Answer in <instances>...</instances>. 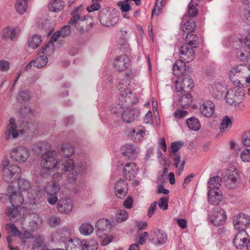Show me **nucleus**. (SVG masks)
Wrapping results in <instances>:
<instances>
[{
  "label": "nucleus",
  "instance_id": "4c0bfd02",
  "mask_svg": "<svg viewBox=\"0 0 250 250\" xmlns=\"http://www.w3.org/2000/svg\"><path fill=\"white\" fill-rule=\"evenodd\" d=\"M181 157L178 154H174L172 156V160L174 162V165L177 169V173L180 175L184 170L185 165V160H182L180 163Z\"/></svg>",
  "mask_w": 250,
  "mask_h": 250
},
{
  "label": "nucleus",
  "instance_id": "e2e57ef3",
  "mask_svg": "<svg viewBox=\"0 0 250 250\" xmlns=\"http://www.w3.org/2000/svg\"><path fill=\"white\" fill-rule=\"evenodd\" d=\"M48 224L51 227H55L61 223V219L57 216H53L48 219Z\"/></svg>",
  "mask_w": 250,
  "mask_h": 250
},
{
  "label": "nucleus",
  "instance_id": "69168bd1",
  "mask_svg": "<svg viewBox=\"0 0 250 250\" xmlns=\"http://www.w3.org/2000/svg\"><path fill=\"white\" fill-rule=\"evenodd\" d=\"M58 31L60 32V36L62 38H65L68 36L71 33L70 26L68 25H65L61 29V30H59Z\"/></svg>",
  "mask_w": 250,
  "mask_h": 250
},
{
  "label": "nucleus",
  "instance_id": "338daca9",
  "mask_svg": "<svg viewBox=\"0 0 250 250\" xmlns=\"http://www.w3.org/2000/svg\"><path fill=\"white\" fill-rule=\"evenodd\" d=\"M184 28L186 30H188L190 32L192 31L195 27V23L194 21L192 19H190L185 24H184Z\"/></svg>",
  "mask_w": 250,
  "mask_h": 250
},
{
  "label": "nucleus",
  "instance_id": "a878e982",
  "mask_svg": "<svg viewBox=\"0 0 250 250\" xmlns=\"http://www.w3.org/2000/svg\"><path fill=\"white\" fill-rule=\"evenodd\" d=\"M214 104L210 101L204 102L200 107L201 113L206 117L212 116L214 112Z\"/></svg>",
  "mask_w": 250,
  "mask_h": 250
},
{
  "label": "nucleus",
  "instance_id": "052dcab7",
  "mask_svg": "<svg viewBox=\"0 0 250 250\" xmlns=\"http://www.w3.org/2000/svg\"><path fill=\"white\" fill-rule=\"evenodd\" d=\"M129 0H124V1L119 2L118 4L120 6L121 10L122 12H127L130 9Z\"/></svg>",
  "mask_w": 250,
  "mask_h": 250
},
{
  "label": "nucleus",
  "instance_id": "7ed1b4c3",
  "mask_svg": "<svg viewBox=\"0 0 250 250\" xmlns=\"http://www.w3.org/2000/svg\"><path fill=\"white\" fill-rule=\"evenodd\" d=\"M75 166V162L72 159L62 158L57 160L54 168L56 172L53 175L52 179H58L59 181L67 172L74 170Z\"/></svg>",
  "mask_w": 250,
  "mask_h": 250
},
{
  "label": "nucleus",
  "instance_id": "4d7b16f0",
  "mask_svg": "<svg viewBox=\"0 0 250 250\" xmlns=\"http://www.w3.org/2000/svg\"><path fill=\"white\" fill-rule=\"evenodd\" d=\"M168 198L167 197L161 198L158 202V205L160 209L164 210H167L168 208Z\"/></svg>",
  "mask_w": 250,
  "mask_h": 250
},
{
  "label": "nucleus",
  "instance_id": "dca6fc26",
  "mask_svg": "<svg viewBox=\"0 0 250 250\" xmlns=\"http://www.w3.org/2000/svg\"><path fill=\"white\" fill-rule=\"evenodd\" d=\"M130 60L127 55L123 54L117 57L113 62L115 69L118 72H124L128 69Z\"/></svg>",
  "mask_w": 250,
  "mask_h": 250
},
{
  "label": "nucleus",
  "instance_id": "c9c22d12",
  "mask_svg": "<svg viewBox=\"0 0 250 250\" xmlns=\"http://www.w3.org/2000/svg\"><path fill=\"white\" fill-rule=\"evenodd\" d=\"M198 44V37L192 33H188L186 38V43L184 45H188V47L195 48Z\"/></svg>",
  "mask_w": 250,
  "mask_h": 250
},
{
  "label": "nucleus",
  "instance_id": "49530a36",
  "mask_svg": "<svg viewBox=\"0 0 250 250\" xmlns=\"http://www.w3.org/2000/svg\"><path fill=\"white\" fill-rule=\"evenodd\" d=\"M41 37L38 35H34L28 39L29 46L33 49L37 48L42 43Z\"/></svg>",
  "mask_w": 250,
  "mask_h": 250
},
{
  "label": "nucleus",
  "instance_id": "c756f323",
  "mask_svg": "<svg viewBox=\"0 0 250 250\" xmlns=\"http://www.w3.org/2000/svg\"><path fill=\"white\" fill-rule=\"evenodd\" d=\"M167 235L164 232L159 229L154 230L152 233V242L158 245H162L166 242Z\"/></svg>",
  "mask_w": 250,
  "mask_h": 250
},
{
  "label": "nucleus",
  "instance_id": "423d86ee",
  "mask_svg": "<svg viewBox=\"0 0 250 250\" xmlns=\"http://www.w3.org/2000/svg\"><path fill=\"white\" fill-rule=\"evenodd\" d=\"M247 71H250L249 67L245 64L233 65L229 69V79L234 85H243L242 77L245 76Z\"/></svg>",
  "mask_w": 250,
  "mask_h": 250
},
{
  "label": "nucleus",
  "instance_id": "c03bdc74",
  "mask_svg": "<svg viewBox=\"0 0 250 250\" xmlns=\"http://www.w3.org/2000/svg\"><path fill=\"white\" fill-rule=\"evenodd\" d=\"M55 52V45L52 42H49L42 47L39 52V54L45 55L46 57L50 56Z\"/></svg>",
  "mask_w": 250,
  "mask_h": 250
},
{
  "label": "nucleus",
  "instance_id": "0e129e2a",
  "mask_svg": "<svg viewBox=\"0 0 250 250\" xmlns=\"http://www.w3.org/2000/svg\"><path fill=\"white\" fill-rule=\"evenodd\" d=\"M183 145V143L182 142H175L172 143L171 145V151L172 155L176 154L177 152Z\"/></svg>",
  "mask_w": 250,
  "mask_h": 250
},
{
  "label": "nucleus",
  "instance_id": "a211bd4d",
  "mask_svg": "<svg viewBox=\"0 0 250 250\" xmlns=\"http://www.w3.org/2000/svg\"><path fill=\"white\" fill-rule=\"evenodd\" d=\"M140 111L138 108H126L122 114V119L124 123L129 124L136 121L139 115Z\"/></svg>",
  "mask_w": 250,
  "mask_h": 250
},
{
  "label": "nucleus",
  "instance_id": "aec40b11",
  "mask_svg": "<svg viewBox=\"0 0 250 250\" xmlns=\"http://www.w3.org/2000/svg\"><path fill=\"white\" fill-rule=\"evenodd\" d=\"M122 154L128 159L134 160L139 152V148L131 144H124L121 147Z\"/></svg>",
  "mask_w": 250,
  "mask_h": 250
},
{
  "label": "nucleus",
  "instance_id": "6ab92c4d",
  "mask_svg": "<svg viewBox=\"0 0 250 250\" xmlns=\"http://www.w3.org/2000/svg\"><path fill=\"white\" fill-rule=\"evenodd\" d=\"M193 48L183 45L179 49V57L180 60L186 63L192 61L194 58L195 53Z\"/></svg>",
  "mask_w": 250,
  "mask_h": 250
},
{
  "label": "nucleus",
  "instance_id": "4be33fe9",
  "mask_svg": "<svg viewBox=\"0 0 250 250\" xmlns=\"http://www.w3.org/2000/svg\"><path fill=\"white\" fill-rule=\"evenodd\" d=\"M138 167L134 163H126L123 169L125 178L128 180H133L137 175Z\"/></svg>",
  "mask_w": 250,
  "mask_h": 250
},
{
  "label": "nucleus",
  "instance_id": "bf43d9fd",
  "mask_svg": "<svg viewBox=\"0 0 250 250\" xmlns=\"http://www.w3.org/2000/svg\"><path fill=\"white\" fill-rule=\"evenodd\" d=\"M240 157L244 162H250V149L246 148L244 149L240 154Z\"/></svg>",
  "mask_w": 250,
  "mask_h": 250
},
{
  "label": "nucleus",
  "instance_id": "f03ea898",
  "mask_svg": "<svg viewBox=\"0 0 250 250\" xmlns=\"http://www.w3.org/2000/svg\"><path fill=\"white\" fill-rule=\"evenodd\" d=\"M57 152L55 150H48L42 154L40 164L43 169L40 172L41 179L38 178L39 176L37 175L35 176L34 179L36 182L40 183L43 178H45L46 176L44 175V171L45 170L54 169L55 162L57 160Z\"/></svg>",
  "mask_w": 250,
  "mask_h": 250
},
{
  "label": "nucleus",
  "instance_id": "0eeeda50",
  "mask_svg": "<svg viewBox=\"0 0 250 250\" xmlns=\"http://www.w3.org/2000/svg\"><path fill=\"white\" fill-rule=\"evenodd\" d=\"M99 20L104 26L110 27L115 25L119 20L116 13L107 8L102 10L99 15Z\"/></svg>",
  "mask_w": 250,
  "mask_h": 250
},
{
  "label": "nucleus",
  "instance_id": "864d4df0",
  "mask_svg": "<svg viewBox=\"0 0 250 250\" xmlns=\"http://www.w3.org/2000/svg\"><path fill=\"white\" fill-rule=\"evenodd\" d=\"M166 0H156L153 9L152 11V16L153 15H158L165 4Z\"/></svg>",
  "mask_w": 250,
  "mask_h": 250
},
{
  "label": "nucleus",
  "instance_id": "5fc2aeb1",
  "mask_svg": "<svg viewBox=\"0 0 250 250\" xmlns=\"http://www.w3.org/2000/svg\"><path fill=\"white\" fill-rule=\"evenodd\" d=\"M125 107V104L123 103L122 104H114L112 105L110 108L111 112L114 114H118L120 113H123L124 110V107Z\"/></svg>",
  "mask_w": 250,
  "mask_h": 250
},
{
  "label": "nucleus",
  "instance_id": "c85d7f7f",
  "mask_svg": "<svg viewBox=\"0 0 250 250\" xmlns=\"http://www.w3.org/2000/svg\"><path fill=\"white\" fill-rule=\"evenodd\" d=\"M111 224L110 222L106 219L102 218L99 219L96 223L95 227L98 229V232L97 235L102 238V236L100 234L101 232L108 230L110 229Z\"/></svg>",
  "mask_w": 250,
  "mask_h": 250
},
{
  "label": "nucleus",
  "instance_id": "3c124183",
  "mask_svg": "<svg viewBox=\"0 0 250 250\" xmlns=\"http://www.w3.org/2000/svg\"><path fill=\"white\" fill-rule=\"evenodd\" d=\"M27 2L24 0H17L15 4V8L17 12L20 14H23L27 9Z\"/></svg>",
  "mask_w": 250,
  "mask_h": 250
},
{
  "label": "nucleus",
  "instance_id": "680f3d73",
  "mask_svg": "<svg viewBox=\"0 0 250 250\" xmlns=\"http://www.w3.org/2000/svg\"><path fill=\"white\" fill-rule=\"evenodd\" d=\"M247 240H242L241 238H233V243L237 249H241L245 246L247 242Z\"/></svg>",
  "mask_w": 250,
  "mask_h": 250
},
{
  "label": "nucleus",
  "instance_id": "774afa93",
  "mask_svg": "<svg viewBox=\"0 0 250 250\" xmlns=\"http://www.w3.org/2000/svg\"><path fill=\"white\" fill-rule=\"evenodd\" d=\"M242 142L245 146H250V131H247L242 136Z\"/></svg>",
  "mask_w": 250,
  "mask_h": 250
},
{
  "label": "nucleus",
  "instance_id": "393cba45",
  "mask_svg": "<svg viewBox=\"0 0 250 250\" xmlns=\"http://www.w3.org/2000/svg\"><path fill=\"white\" fill-rule=\"evenodd\" d=\"M210 92L212 96L216 99H221L226 94L227 88L225 85L219 83H214L211 85Z\"/></svg>",
  "mask_w": 250,
  "mask_h": 250
},
{
  "label": "nucleus",
  "instance_id": "f257e3e1",
  "mask_svg": "<svg viewBox=\"0 0 250 250\" xmlns=\"http://www.w3.org/2000/svg\"><path fill=\"white\" fill-rule=\"evenodd\" d=\"M18 186L19 189L21 191H28V203L30 205H37L40 202V199L42 197L44 191L40 187L31 188L30 183L25 179H20L18 180Z\"/></svg>",
  "mask_w": 250,
  "mask_h": 250
},
{
  "label": "nucleus",
  "instance_id": "e433bc0d",
  "mask_svg": "<svg viewBox=\"0 0 250 250\" xmlns=\"http://www.w3.org/2000/svg\"><path fill=\"white\" fill-rule=\"evenodd\" d=\"M52 179V182L47 185L45 188L47 194H57L60 190V185L57 181L58 179Z\"/></svg>",
  "mask_w": 250,
  "mask_h": 250
},
{
  "label": "nucleus",
  "instance_id": "603ef678",
  "mask_svg": "<svg viewBox=\"0 0 250 250\" xmlns=\"http://www.w3.org/2000/svg\"><path fill=\"white\" fill-rule=\"evenodd\" d=\"M18 207H13L12 205L11 207H8L5 211V213L7 216H8L11 220L14 219L16 218L19 214L18 212Z\"/></svg>",
  "mask_w": 250,
  "mask_h": 250
},
{
  "label": "nucleus",
  "instance_id": "1a4fd4ad",
  "mask_svg": "<svg viewBox=\"0 0 250 250\" xmlns=\"http://www.w3.org/2000/svg\"><path fill=\"white\" fill-rule=\"evenodd\" d=\"M22 134L23 130H19L15 118L12 117L9 120L5 131V139L7 141L17 138L20 134Z\"/></svg>",
  "mask_w": 250,
  "mask_h": 250
},
{
  "label": "nucleus",
  "instance_id": "f8f14e48",
  "mask_svg": "<svg viewBox=\"0 0 250 250\" xmlns=\"http://www.w3.org/2000/svg\"><path fill=\"white\" fill-rule=\"evenodd\" d=\"M208 219L211 223L215 225H222L227 220L226 212L224 209L221 208H215L208 215Z\"/></svg>",
  "mask_w": 250,
  "mask_h": 250
},
{
  "label": "nucleus",
  "instance_id": "bb28decb",
  "mask_svg": "<svg viewBox=\"0 0 250 250\" xmlns=\"http://www.w3.org/2000/svg\"><path fill=\"white\" fill-rule=\"evenodd\" d=\"M208 201L213 205H217L223 199L222 193L221 190H208Z\"/></svg>",
  "mask_w": 250,
  "mask_h": 250
},
{
  "label": "nucleus",
  "instance_id": "b1692460",
  "mask_svg": "<svg viewBox=\"0 0 250 250\" xmlns=\"http://www.w3.org/2000/svg\"><path fill=\"white\" fill-rule=\"evenodd\" d=\"M114 189L117 197L123 199L126 195L128 191L127 184L124 180H119L114 185Z\"/></svg>",
  "mask_w": 250,
  "mask_h": 250
},
{
  "label": "nucleus",
  "instance_id": "de8ad7c7",
  "mask_svg": "<svg viewBox=\"0 0 250 250\" xmlns=\"http://www.w3.org/2000/svg\"><path fill=\"white\" fill-rule=\"evenodd\" d=\"M232 121L228 116H225L222 119L220 125V132L223 133L228 131L231 127Z\"/></svg>",
  "mask_w": 250,
  "mask_h": 250
},
{
  "label": "nucleus",
  "instance_id": "72a5a7b5",
  "mask_svg": "<svg viewBox=\"0 0 250 250\" xmlns=\"http://www.w3.org/2000/svg\"><path fill=\"white\" fill-rule=\"evenodd\" d=\"M182 95L178 100L179 105L184 108L189 106L192 103V98L189 92H180Z\"/></svg>",
  "mask_w": 250,
  "mask_h": 250
},
{
  "label": "nucleus",
  "instance_id": "2f4dec72",
  "mask_svg": "<svg viewBox=\"0 0 250 250\" xmlns=\"http://www.w3.org/2000/svg\"><path fill=\"white\" fill-rule=\"evenodd\" d=\"M186 63L180 59L175 62L172 67L173 74L175 76L179 77L185 72L186 70Z\"/></svg>",
  "mask_w": 250,
  "mask_h": 250
},
{
  "label": "nucleus",
  "instance_id": "ddd939ff",
  "mask_svg": "<svg viewBox=\"0 0 250 250\" xmlns=\"http://www.w3.org/2000/svg\"><path fill=\"white\" fill-rule=\"evenodd\" d=\"M238 177L236 168L233 166L229 167L225 177L226 186L230 189L235 188L237 186Z\"/></svg>",
  "mask_w": 250,
  "mask_h": 250
},
{
  "label": "nucleus",
  "instance_id": "20e7f679",
  "mask_svg": "<svg viewBox=\"0 0 250 250\" xmlns=\"http://www.w3.org/2000/svg\"><path fill=\"white\" fill-rule=\"evenodd\" d=\"M129 85V80L128 78L121 80L117 86L119 91V101L122 103L135 104L138 102V99L129 89L128 86Z\"/></svg>",
  "mask_w": 250,
  "mask_h": 250
},
{
  "label": "nucleus",
  "instance_id": "ea45409f",
  "mask_svg": "<svg viewBox=\"0 0 250 250\" xmlns=\"http://www.w3.org/2000/svg\"><path fill=\"white\" fill-rule=\"evenodd\" d=\"M63 5L62 0H52L48 4V8L52 12H58L62 9Z\"/></svg>",
  "mask_w": 250,
  "mask_h": 250
},
{
  "label": "nucleus",
  "instance_id": "37998d69",
  "mask_svg": "<svg viewBox=\"0 0 250 250\" xmlns=\"http://www.w3.org/2000/svg\"><path fill=\"white\" fill-rule=\"evenodd\" d=\"M94 228L89 223H84L81 225L79 228L80 233L84 235L87 236L93 233Z\"/></svg>",
  "mask_w": 250,
  "mask_h": 250
},
{
  "label": "nucleus",
  "instance_id": "6e6552de",
  "mask_svg": "<svg viewBox=\"0 0 250 250\" xmlns=\"http://www.w3.org/2000/svg\"><path fill=\"white\" fill-rule=\"evenodd\" d=\"M30 155V150L24 146H19L13 148L10 152L11 158L15 161L21 163L26 162Z\"/></svg>",
  "mask_w": 250,
  "mask_h": 250
},
{
  "label": "nucleus",
  "instance_id": "9b49d317",
  "mask_svg": "<svg viewBox=\"0 0 250 250\" xmlns=\"http://www.w3.org/2000/svg\"><path fill=\"white\" fill-rule=\"evenodd\" d=\"M177 92H190L193 87V82L191 77L184 75L181 80L174 82Z\"/></svg>",
  "mask_w": 250,
  "mask_h": 250
},
{
  "label": "nucleus",
  "instance_id": "f3484780",
  "mask_svg": "<svg viewBox=\"0 0 250 250\" xmlns=\"http://www.w3.org/2000/svg\"><path fill=\"white\" fill-rule=\"evenodd\" d=\"M57 208L59 212L62 214H68L73 210V204L70 198H63L60 199L57 204Z\"/></svg>",
  "mask_w": 250,
  "mask_h": 250
},
{
  "label": "nucleus",
  "instance_id": "f704fd0d",
  "mask_svg": "<svg viewBox=\"0 0 250 250\" xmlns=\"http://www.w3.org/2000/svg\"><path fill=\"white\" fill-rule=\"evenodd\" d=\"M222 182L221 178L217 176L212 177L208 183V190H221L220 187Z\"/></svg>",
  "mask_w": 250,
  "mask_h": 250
},
{
  "label": "nucleus",
  "instance_id": "412c9836",
  "mask_svg": "<svg viewBox=\"0 0 250 250\" xmlns=\"http://www.w3.org/2000/svg\"><path fill=\"white\" fill-rule=\"evenodd\" d=\"M86 168L85 164H78L77 166H75L74 169L68 171L66 181L68 184H75L77 179V175L78 173L83 172Z\"/></svg>",
  "mask_w": 250,
  "mask_h": 250
},
{
  "label": "nucleus",
  "instance_id": "8fccbe9b",
  "mask_svg": "<svg viewBox=\"0 0 250 250\" xmlns=\"http://www.w3.org/2000/svg\"><path fill=\"white\" fill-rule=\"evenodd\" d=\"M198 0H191L188 6V14L190 17H195L198 13L196 6L198 4Z\"/></svg>",
  "mask_w": 250,
  "mask_h": 250
},
{
  "label": "nucleus",
  "instance_id": "473e14b6",
  "mask_svg": "<svg viewBox=\"0 0 250 250\" xmlns=\"http://www.w3.org/2000/svg\"><path fill=\"white\" fill-rule=\"evenodd\" d=\"M60 153L62 155L65 156V158L71 157L74 154V148L69 143L62 144L60 149Z\"/></svg>",
  "mask_w": 250,
  "mask_h": 250
},
{
  "label": "nucleus",
  "instance_id": "4468645a",
  "mask_svg": "<svg viewBox=\"0 0 250 250\" xmlns=\"http://www.w3.org/2000/svg\"><path fill=\"white\" fill-rule=\"evenodd\" d=\"M250 223V217L244 213H240L234 217L233 225L236 230H246Z\"/></svg>",
  "mask_w": 250,
  "mask_h": 250
},
{
  "label": "nucleus",
  "instance_id": "5701e85b",
  "mask_svg": "<svg viewBox=\"0 0 250 250\" xmlns=\"http://www.w3.org/2000/svg\"><path fill=\"white\" fill-rule=\"evenodd\" d=\"M70 234V230L66 227H62L53 233L51 239L55 242L65 243Z\"/></svg>",
  "mask_w": 250,
  "mask_h": 250
},
{
  "label": "nucleus",
  "instance_id": "7c9ffc66",
  "mask_svg": "<svg viewBox=\"0 0 250 250\" xmlns=\"http://www.w3.org/2000/svg\"><path fill=\"white\" fill-rule=\"evenodd\" d=\"M83 240L77 238L69 239L65 243L66 250H81Z\"/></svg>",
  "mask_w": 250,
  "mask_h": 250
},
{
  "label": "nucleus",
  "instance_id": "a19ab883",
  "mask_svg": "<svg viewBox=\"0 0 250 250\" xmlns=\"http://www.w3.org/2000/svg\"><path fill=\"white\" fill-rule=\"evenodd\" d=\"M186 124L188 127L193 131H197L201 127L199 120L195 117H192L187 119Z\"/></svg>",
  "mask_w": 250,
  "mask_h": 250
},
{
  "label": "nucleus",
  "instance_id": "cd10ccee",
  "mask_svg": "<svg viewBox=\"0 0 250 250\" xmlns=\"http://www.w3.org/2000/svg\"><path fill=\"white\" fill-rule=\"evenodd\" d=\"M146 130L144 126L139 125L134 128L130 132L131 139L136 142L141 141L145 136Z\"/></svg>",
  "mask_w": 250,
  "mask_h": 250
},
{
  "label": "nucleus",
  "instance_id": "79ce46f5",
  "mask_svg": "<svg viewBox=\"0 0 250 250\" xmlns=\"http://www.w3.org/2000/svg\"><path fill=\"white\" fill-rule=\"evenodd\" d=\"M98 248L97 242L94 240H83L81 250H96Z\"/></svg>",
  "mask_w": 250,
  "mask_h": 250
},
{
  "label": "nucleus",
  "instance_id": "09e8293b",
  "mask_svg": "<svg viewBox=\"0 0 250 250\" xmlns=\"http://www.w3.org/2000/svg\"><path fill=\"white\" fill-rule=\"evenodd\" d=\"M127 212L125 209H118L115 213V219L117 222L122 223L128 218Z\"/></svg>",
  "mask_w": 250,
  "mask_h": 250
},
{
  "label": "nucleus",
  "instance_id": "9d476101",
  "mask_svg": "<svg viewBox=\"0 0 250 250\" xmlns=\"http://www.w3.org/2000/svg\"><path fill=\"white\" fill-rule=\"evenodd\" d=\"M3 179L9 183H12L19 179L21 173V169L17 165H10L3 168Z\"/></svg>",
  "mask_w": 250,
  "mask_h": 250
},
{
  "label": "nucleus",
  "instance_id": "58836bf2",
  "mask_svg": "<svg viewBox=\"0 0 250 250\" xmlns=\"http://www.w3.org/2000/svg\"><path fill=\"white\" fill-rule=\"evenodd\" d=\"M83 9L82 5H80L72 10L71 12L72 16L69 21V24H77L78 23L79 21L80 20V14L79 12L82 11Z\"/></svg>",
  "mask_w": 250,
  "mask_h": 250
},
{
  "label": "nucleus",
  "instance_id": "6e6d98bb",
  "mask_svg": "<svg viewBox=\"0 0 250 250\" xmlns=\"http://www.w3.org/2000/svg\"><path fill=\"white\" fill-rule=\"evenodd\" d=\"M17 99L19 102H26L29 100L30 95L28 91L21 90L19 92Z\"/></svg>",
  "mask_w": 250,
  "mask_h": 250
},
{
  "label": "nucleus",
  "instance_id": "2eb2a0df",
  "mask_svg": "<svg viewBox=\"0 0 250 250\" xmlns=\"http://www.w3.org/2000/svg\"><path fill=\"white\" fill-rule=\"evenodd\" d=\"M9 200L13 207H20L23 203L24 200L23 195L19 191H15L12 186H9L7 188V194Z\"/></svg>",
  "mask_w": 250,
  "mask_h": 250
},
{
  "label": "nucleus",
  "instance_id": "13d9d810",
  "mask_svg": "<svg viewBox=\"0 0 250 250\" xmlns=\"http://www.w3.org/2000/svg\"><path fill=\"white\" fill-rule=\"evenodd\" d=\"M6 230L11 232L15 236H18L20 234V231L16 226L13 224H8L6 225Z\"/></svg>",
  "mask_w": 250,
  "mask_h": 250
},
{
  "label": "nucleus",
  "instance_id": "a18cd8bd",
  "mask_svg": "<svg viewBox=\"0 0 250 250\" xmlns=\"http://www.w3.org/2000/svg\"><path fill=\"white\" fill-rule=\"evenodd\" d=\"M39 56L36 60H33L34 67L38 68H41L46 65L48 62V58L45 55H42L39 54Z\"/></svg>",
  "mask_w": 250,
  "mask_h": 250
},
{
  "label": "nucleus",
  "instance_id": "39448f33",
  "mask_svg": "<svg viewBox=\"0 0 250 250\" xmlns=\"http://www.w3.org/2000/svg\"><path fill=\"white\" fill-rule=\"evenodd\" d=\"M235 85L227 90L225 95L226 102L230 105H236L241 103L245 97L243 85Z\"/></svg>",
  "mask_w": 250,
  "mask_h": 250
}]
</instances>
